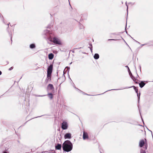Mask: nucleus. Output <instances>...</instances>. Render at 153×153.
Masks as SVG:
<instances>
[{
	"instance_id": "7",
	"label": "nucleus",
	"mask_w": 153,
	"mask_h": 153,
	"mask_svg": "<svg viewBox=\"0 0 153 153\" xmlns=\"http://www.w3.org/2000/svg\"><path fill=\"white\" fill-rule=\"evenodd\" d=\"M71 134L70 133L66 134L64 135V137L65 139H70L71 138Z\"/></svg>"
},
{
	"instance_id": "26",
	"label": "nucleus",
	"mask_w": 153,
	"mask_h": 153,
	"mask_svg": "<svg viewBox=\"0 0 153 153\" xmlns=\"http://www.w3.org/2000/svg\"><path fill=\"white\" fill-rule=\"evenodd\" d=\"M120 90V89H112V90H109V91H111V90Z\"/></svg>"
},
{
	"instance_id": "5",
	"label": "nucleus",
	"mask_w": 153,
	"mask_h": 153,
	"mask_svg": "<svg viewBox=\"0 0 153 153\" xmlns=\"http://www.w3.org/2000/svg\"><path fill=\"white\" fill-rule=\"evenodd\" d=\"M145 142L143 140H141L139 143V146L140 147H142L145 144L146 145L145 146L146 149H147V147L146 146V139H145Z\"/></svg>"
},
{
	"instance_id": "8",
	"label": "nucleus",
	"mask_w": 153,
	"mask_h": 153,
	"mask_svg": "<svg viewBox=\"0 0 153 153\" xmlns=\"http://www.w3.org/2000/svg\"><path fill=\"white\" fill-rule=\"evenodd\" d=\"M53 69V65H51L48 67V70H47V72L50 73H51Z\"/></svg>"
},
{
	"instance_id": "9",
	"label": "nucleus",
	"mask_w": 153,
	"mask_h": 153,
	"mask_svg": "<svg viewBox=\"0 0 153 153\" xmlns=\"http://www.w3.org/2000/svg\"><path fill=\"white\" fill-rule=\"evenodd\" d=\"M88 138V134L87 132L85 131L83 132V138L84 140H85L86 139Z\"/></svg>"
},
{
	"instance_id": "38",
	"label": "nucleus",
	"mask_w": 153,
	"mask_h": 153,
	"mask_svg": "<svg viewBox=\"0 0 153 153\" xmlns=\"http://www.w3.org/2000/svg\"><path fill=\"white\" fill-rule=\"evenodd\" d=\"M47 28H49V26H48V27H47Z\"/></svg>"
},
{
	"instance_id": "39",
	"label": "nucleus",
	"mask_w": 153,
	"mask_h": 153,
	"mask_svg": "<svg viewBox=\"0 0 153 153\" xmlns=\"http://www.w3.org/2000/svg\"><path fill=\"white\" fill-rule=\"evenodd\" d=\"M126 33H127V32L126 31Z\"/></svg>"
},
{
	"instance_id": "27",
	"label": "nucleus",
	"mask_w": 153,
	"mask_h": 153,
	"mask_svg": "<svg viewBox=\"0 0 153 153\" xmlns=\"http://www.w3.org/2000/svg\"><path fill=\"white\" fill-rule=\"evenodd\" d=\"M126 68H128V71H130L129 69V68H128V66H126Z\"/></svg>"
},
{
	"instance_id": "12",
	"label": "nucleus",
	"mask_w": 153,
	"mask_h": 153,
	"mask_svg": "<svg viewBox=\"0 0 153 153\" xmlns=\"http://www.w3.org/2000/svg\"><path fill=\"white\" fill-rule=\"evenodd\" d=\"M54 56V55L52 53H51L48 55V58L49 59H52Z\"/></svg>"
},
{
	"instance_id": "4",
	"label": "nucleus",
	"mask_w": 153,
	"mask_h": 153,
	"mask_svg": "<svg viewBox=\"0 0 153 153\" xmlns=\"http://www.w3.org/2000/svg\"><path fill=\"white\" fill-rule=\"evenodd\" d=\"M52 42H53L55 44L59 45H61L62 44L61 42L60 39L56 37H54L53 39Z\"/></svg>"
},
{
	"instance_id": "36",
	"label": "nucleus",
	"mask_w": 153,
	"mask_h": 153,
	"mask_svg": "<svg viewBox=\"0 0 153 153\" xmlns=\"http://www.w3.org/2000/svg\"><path fill=\"white\" fill-rule=\"evenodd\" d=\"M11 41H12V37H11Z\"/></svg>"
},
{
	"instance_id": "24",
	"label": "nucleus",
	"mask_w": 153,
	"mask_h": 153,
	"mask_svg": "<svg viewBox=\"0 0 153 153\" xmlns=\"http://www.w3.org/2000/svg\"><path fill=\"white\" fill-rule=\"evenodd\" d=\"M45 95H36V97H43Z\"/></svg>"
},
{
	"instance_id": "16",
	"label": "nucleus",
	"mask_w": 153,
	"mask_h": 153,
	"mask_svg": "<svg viewBox=\"0 0 153 153\" xmlns=\"http://www.w3.org/2000/svg\"><path fill=\"white\" fill-rule=\"evenodd\" d=\"M48 88H49L51 90H52L54 89L53 85L50 84L48 85Z\"/></svg>"
},
{
	"instance_id": "18",
	"label": "nucleus",
	"mask_w": 153,
	"mask_h": 153,
	"mask_svg": "<svg viewBox=\"0 0 153 153\" xmlns=\"http://www.w3.org/2000/svg\"><path fill=\"white\" fill-rule=\"evenodd\" d=\"M35 45L34 44H32L30 45V48H35Z\"/></svg>"
},
{
	"instance_id": "17",
	"label": "nucleus",
	"mask_w": 153,
	"mask_h": 153,
	"mask_svg": "<svg viewBox=\"0 0 153 153\" xmlns=\"http://www.w3.org/2000/svg\"><path fill=\"white\" fill-rule=\"evenodd\" d=\"M48 97L50 98L51 99L53 98V96L52 93H49L48 95Z\"/></svg>"
},
{
	"instance_id": "31",
	"label": "nucleus",
	"mask_w": 153,
	"mask_h": 153,
	"mask_svg": "<svg viewBox=\"0 0 153 153\" xmlns=\"http://www.w3.org/2000/svg\"><path fill=\"white\" fill-rule=\"evenodd\" d=\"M149 131L151 132L152 134V131H151V130H149Z\"/></svg>"
},
{
	"instance_id": "34",
	"label": "nucleus",
	"mask_w": 153,
	"mask_h": 153,
	"mask_svg": "<svg viewBox=\"0 0 153 153\" xmlns=\"http://www.w3.org/2000/svg\"><path fill=\"white\" fill-rule=\"evenodd\" d=\"M135 83H138V82H135Z\"/></svg>"
},
{
	"instance_id": "20",
	"label": "nucleus",
	"mask_w": 153,
	"mask_h": 153,
	"mask_svg": "<svg viewBox=\"0 0 153 153\" xmlns=\"http://www.w3.org/2000/svg\"><path fill=\"white\" fill-rule=\"evenodd\" d=\"M140 153H146V152L145 150L141 149L140 151Z\"/></svg>"
},
{
	"instance_id": "13",
	"label": "nucleus",
	"mask_w": 153,
	"mask_h": 153,
	"mask_svg": "<svg viewBox=\"0 0 153 153\" xmlns=\"http://www.w3.org/2000/svg\"><path fill=\"white\" fill-rule=\"evenodd\" d=\"M139 85L140 88H142L145 85V83L143 81H141L139 84Z\"/></svg>"
},
{
	"instance_id": "14",
	"label": "nucleus",
	"mask_w": 153,
	"mask_h": 153,
	"mask_svg": "<svg viewBox=\"0 0 153 153\" xmlns=\"http://www.w3.org/2000/svg\"><path fill=\"white\" fill-rule=\"evenodd\" d=\"M51 73L47 72V79L49 80L51 78Z\"/></svg>"
},
{
	"instance_id": "23",
	"label": "nucleus",
	"mask_w": 153,
	"mask_h": 153,
	"mask_svg": "<svg viewBox=\"0 0 153 153\" xmlns=\"http://www.w3.org/2000/svg\"><path fill=\"white\" fill-rule=\"evenodd\" d=\"M126 6H127V14H128V6L127 4V2H126Z\"/></svg>"
},
{
	"instance_id": "22",
	"label": "nucleus",
	"mask_w": 153,
	"mask_h": 153,
	"mask_svg": "<svg viewBox=\"0 0 153 153\" xmlns=\"http://www.w3.org/2000/svg\"><path fill=\"white\" fill-rule=\"evenodd\" d=\"M91 47L90 48V50L91 51V52H92V45L91 44Z\"/></svg>"
},
{
	"instance_id": "1",
	"label": "nucleus",
	"mask_w": 153,
	"mask_h": 153,
	"mask_svg": "<svg viewBox=\"0 0 153 153\" xmlns=\"http://www.w3.org/2000/svg\"><path fill=\"white\" fill-rule=\"evenodd\" d=\"M73 144L69 140L65 141L62 144V149L64 151L67 152L71 151L73 149Z\"/></svg>"
},
{
	"instance_id": "15",
	"label": "nucleus",
	"mask_w": 153,
	"mask_h": 153,
	"mask_svg": "<svg viewBox=\"0 0 153 153\" xmlns=\"http://www.w3.org/2000/svg\"><path fill=\"white\" fill-rule=\"evenodd\" d=\"M99 58V55L97 53H95L94 56V58L96 59H97Z\"/></svg>"
},
{
	"instance_id": "32",
	"label": "nucleus",
	"mask_w": 153,
	"mask_h": 153,
	"mask_svg": "<svg viewBox=\"0 0 153 153\" xmlns=\"http://www.w3.org/2000/svg\"><path fill=\"white\" fill-rule=\"evenodd\" d=\"M10 24V23H9L8 24V27H9V25Z\"/></svg>"
},
{
	"instance_id": "21",
	"label": "nucleus",
	"mask_w": 153,
	"mask_h": 153,
	"mask_svg": "<svg viewBox=\"0 0 153 153\" xmlns=\"http://www.w3.org/2000/svg\"><path fill=\"white\" fill-rule=\"evenodd\" d=\"M137 96L138 98V100H140V93H139V94H138L137 93Z\"/></svg>"
},
{
	"instance_id": "3",
	"label": "nucleus",
	"mask_w": 153,
	"mask_h": 153,
	"mask_svg": "<svg viewBox=\"0 0 153 153\" xmlns=\"http://www.w3.org/2000/svg\"><path fill=\"white\" fill-rule=\"evenodd\" d=\"M44 37L47 40H49L50 42H51L53 39L51 38L50 32L49 31L47 30L44 31Z\"/></svg>"
},
{
	"instance_id": "11",
	"label": "nucleus",
	"mask_w": 153,
	"mask_h": 153,
	"mask_svg": "<svg viewBox=\"0 0 153 153\" xmlns=\"http://www.w3.org/2000/svg\"><path fill=\"white\" fill-rule=\"evenodd\" d=\"M128 72H129V75L130 76L131 78H132V79H133V80L135 81V80H136V79H135V78L133 76L131 73V71H128Z\"/></svg>"
},
{
	"instance_id": "40",
	"label": "nucleus",
	"mask_w": 153,
	"mask_h": 153,
	"mask_svg": "<svg viewBox=\"0 0 153 153\" xmlns=\"http://www.w3.org/2000/svg\"><path fill=\"white\" fill-rule=\"evenodd\" d=\"M126 26H127V25H126Z\"/></svg>"
},
{
	"instance_id": "25",
	"label": "nucleus",
	"mask_w": 153,
	"mask_h": 153,
	"mask_svg": "<svg viewBox=\"0 0 153 153\" xmlns=\"http://www.w3.org/2000/svg\"><path fill=\"white\" fill-rule=\"evenodd\" d=\"M13 68V67H11V68H10L9 69V71H11V70H12Z\"/></svg>"
},
{
	"instance_id": "2",
	"label": "nucleus",
	"mask_w": 153,
	"mask_h": 153,
	"mask_svg": "<svg viewBox=\"0 0 153 153\" xmlns=\"http://www.w3.org/2000/svg\"><path fill=\"white\" fill-rule=\"evenodd\" d=\"M44 37L47 40H49L50 42H51L53 39L51 38L50 32L49 31L47 30L44 31Z\"/></svg>"
},
{
	"instance_id": "28",
	"label": "nucleus",
	"mask_w": 153,
	"mask_h": 153,
	"mask_svg": "<svg viewBox=\"0 0 153 153\" xmlns=\"http://www.w3.org/2000/svg\"><path fill=\"white\" fill-rule=\"evenodd\" d=\"M115 40V39H108V40Z\"/></svg>"
},
{
	"instance_id": "35",
	"label": "nucleus",
	"mask_w": 153,
	"mask_h": 153,
	"mask_svg": "<svg viewBox=\"0 0 153 153\" xmlns=\"http://www.w3.org/2000/svg\"><path fill=\"white\" fill-rule=\"evenodd\" d=\"M127 88V87H126L125 88Z\"/></svg>"
},
{
	"instance_id": "19",
	"label": "nucleus",
	"mask_w": 153,
	"mask_h": 153,
	"mask_svg": "<svg viewBox=\"0 0 153 153\" xmlns=\"http://www.w3.org/2000/svg\"><path fill=\"white\" fill-rule=\"evenodd\" d=\"M133 87H134V90L137 93L138 92V89L137 88L134 86H133Z\"/></svg>"
},
{
	"instance_id": "30",
	"label": "nucleus",
	"mask_w": 153,
	"mask_h": 153,
	"mask_svg": "<svg viewBox=\"0 0 153 153\" xmlns=\"http://www.w3.org/2000/svg\"><path fill=\"white\" fill-rule=\"evenodd\" d=\"M3 153H7L6 152L4 151V152H3Z\"/></svg>"
},
{
	"instance_id": "37",
	"label": "nucleus",
	"mask_w": 153,
	"mask_h": 153,
	"mask_svg": "<svg viewBox=\"0 0 153 153\" xmlns=\"http://www.w3.org/2000/svg\"><path fill=\"white\" fill-rule=\"evenodd\" d=\"M109 91V90H108V91H106L105 92H105H107V91Z\"/></svg>"
},
{
	"instance_id": "33",
	"label": "nucleus",
	"mask_w": 153,
	"mask_h": 153,
	"mask_svg": "<svg viewBox=\"0 0 153 153\" xmlns=\"http://www.w3.org/2000/svg\"><path fill=\"white\" fill-rule=\"evenodd\" d=\"M142 121H143V123H144V122H143V119H142Z\"/></svg>"
},
{
	"instance_id": "10",
	"label": "nucleus",
	"mask_w": 153,
	"mask_h": 153,
	"mask_svg": "<svg viewBox=\"0 0 153 153\" xmlns=\"http://www.w3.org/2000/svg\"><path fill=\"white\" fill-rule=\"evenodd\" d=\"M61 144H59V143L57 144L55 146V149L57 150L61 149Z\"/></svg>"
},
{
	"instance_id": "29",
	"label": "nucleus",
	"mask_w": 153,
	"mask_h": 153,
	"mask_svg": "<svg viewBox=\"0 0 153 153\" xmlns=\"http://www.w3.org/2000/svg\"><path fill=\"white\" fill-rule=\"evenodd\" d=\"M1 73H2L1 72V71H0V75H1Z\"/></svg>"
},
{
	"instance_id": "6",
	"label": "nucleus",
	"mask_w": 153,
	"mask_h": 153,
	"mask_svg": "<svg viewBox=\"0 0 153 153\" xmlns=\"http://www.w3.org/2000/svg\"><path fill=\"white\" fill-rule=\"evenodd\" d=\"M68 125L67 123L65 121H63L61 127L63 130H65L68 128Z\"/></svg>"
}]
</instances>
